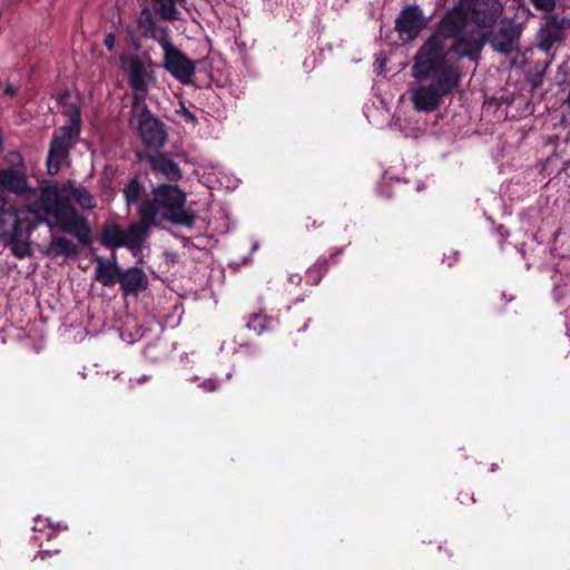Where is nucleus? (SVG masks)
I'll return each mask as SVG.
<instances>
[{"label": "nucleus", "instance_id": "nucleus-15", "mask_svg": "<svg viewBox=\"0 0 570 570\" xmlns=\"http://www.w3.org/2000/svg\"><path fill=\"white\" fill-rule=\"evenodd\" d=\"M120 288L125 295L137 294L148 286V277L146 273L138 267H129L120 272L119 282Z\"/></svg>", "mask_w": 570, "mask_h": 570}, {"label": "nucleus", "instance_id": "nucleus-8", "mask_svg": "<svg viewBox=\"0 0 570 570\" xmlns=\"http://www.w3.org/2000/svg\"><path fill=\"white\" fill-rule=\"evenodd\" d=\"M31 227L24 224L22 217L17 219V223L10 224L9 228L0 232V238L3 244L10 246L11 253L19 259L31 256L32 250L29 243Z\"/></svg>", "mask_w": 570, "mask_h": 570}, {"label": "nucleus", "instance_id": "nucleus-22", "mask_svg": "<svg viewBox=\"0 0 570 570\" xmlns=\"http://www.w3.org/2000/svg\"><path fill=\"white\" fill-rule=\"evenodd\" d=\"M142 187L139 181L134 178L124 188V196L128 206L137 204L140 199Z\"/></svg>", "mask_w": 570, "mask_h": 570}, {"label": "nucleus", "instance_id": "nucleus-26", "mask_svg": "<svg viewBox=\"0 0 570 570\" xmlns=\"http://www.w3.org/2000/svg\"><path fill=\"white\" fill-rule=\"evenodd\" d=\"M200 386L206 392H213L217 389L218 384L214 379H208L202 382Z\"/></svg>", "mask_w": 570, "mask_h": 570}, {"label": "nucleus", "instance_id": "nucleus-27", "mask_svg": "<svg viewBox=\"0 0 570 570\" xmlns=\"http://www.w3.org/2000/svg\"><path fill=\"white\" fill-rule=\"evenodd\" d=\"M104 43L109 51L114 50L116 43V36L112 32L107 33Z\"/></svg>", "mask_w": 570, "mask_h": 570}, {"label": "nucleus", "instance_id": "nucleus-4", "mask_svg": "<svg viewBox=\"0 0 570 570\" xmlns=\"http://www.w3.org/2000/svg\"><path fill=\"white\" fill-rule=\"evenodd\" d=\"M155 203L163 216L177 225L193 227L196 216L184 209L186 194L176 185L160 184L153 189Z\"/></svg>", "mask_w": 570, "mask_h": 570}, {"label": "nucleus", "instance_id": "nucleus-30", "mask_svg": "<svg viewBox=\"0 0 570 570\" xmlns=\"http://www.w3.org/2000/svg\"><path fill=\"white\" fill-rule=\"evenodd\" d=\"M4 92L6 95L14 96L17 94V89L13 86H7Z\"/></svg>", "mask_w": 570, "mask_h": 570}, {"label": "nucleus", "instance_id": "nucleus-19", "mask_svg": "<svg viewBox=\"0 0 570 570\" xmlns=\"http://www.w3.org/2000/svg\"><path fill=\"white\" fill-rule=\"evenodd\" d=\"M23 210L8 207L7 198L0 194V232L9 228V225L17 223V219L22 217Z\"/></svg>", "mask_w": 570, "mask_h": 570}, {"label": "nucleus", "instance_id": "nucleus-10", "mask_svg": "<svg viewBox=\"0 0 570 570\" xmlns=\"http://www.w3.org/2000/svg\"><path fill=\"white\" fill-rule=\"evenodd\" d=\"M425 26L426 18L419 6H407L395 20V29L404 41L415 39Z\"/></svg>", "mask_w": 570, "mask_h": 570}, {"label": "nucleus", "instance_id": "nucleus-1", "mask_svg": "<svg viewBox=\"0 0 570 570\" xmlns=\"http://www.w3.org/2000/svg\"><path fill=\"white\" fill-rule=\"evenodd\" d=\"M500 3L462 0L448 10L439 26L414 57L412 75L430 85L411 90V99L419 111L435 110L444 96L459 87L462 78L460 61L468 57L476 61L490 29L498 21Z\"/></svg>", "mask_w": 570, "mask_h": 570}, {"label": "nucleus", "instance_id": "nucleus-25", "mask_svg": "<svg viewBox=\"0 0 570 570\" xmlns=\"http://www.w3.org/2000/svg\"><path fill=\"white\" fill-rule=\"evenodd\" d=\"M533 7L541 11H552L556 8V0H530Z\"/></svg>", "mask_w": 570, "mask_h": 570}, {"label": "nucleus", "instance_id": "nucleus-7", "mask_svg": "<svg viewBox=\"0 0 570 570\" xmlns=\"http://www.w3.org/2000/svg\"><path fill=\"white\" fill-rule=\"evenodd\" d=\"M121 69L127 73L128 83L137 98H144L149 83L154 81L146 61L138 56L121 57Z\"/></svg>", "mask_w": 570, "mask_h": 570}, {"label": "nucleus", "instance_id": "nucleus-11", "mask_svg": "<svg viewBox=\"0 0 570 570\" xmlns=\"http://www.w3.org/2000/svg\"><path fill=\"white\" fill-rule=\"evenodd\" d=\"M0 188L22 197L24 203L28 202L30 196L36 195V189L28 185L26 175L11 168L0 169Z\"/></svg>", "mask_w": 570, "mask_h": 570}, {"label": "nucleus", "instance_id": "nucleus-32", "mask_svg": "<svg viewBox=\"0 0 570 570\" xmlns=\"http://www.w3.org/2000/svg\"><path fill=\"white\" fill-rule=\"evenodd\" d=\"M145 381H146V376H145V375H144V376H141V377L138 380V382H145Z\"/></svg>", "mask_w": 570, "mask_h": 570}, {"label": "nucleus", "instance_id": "nucleus-9", "mask_svg": "<svg viewBox=\"0 0 570 570\" xmlns=\"http://www.w3.org/2000/svg\"><path fill=\"white\" fill-rule=\"evenodd\" d=\"M137 134L142 142L150 148L163 147L167 138L164 124L147 108L139 116Z\"/></svg>", "mask_w": 570, "mask_h": 570}, {"label": "nucleus", "instance_id": "nucleus-29", "mask_svg": "<svg viewBox=\"0 0 570 570\" xmlns=\"http://www.w3.org/2000/svg\"><path fill=\"white\" fill-rule=\"evenodd\" d=\"M45 529V521L40 520L39 518L36 519V524L33 527L35 531H43Z\"/></svg>", "mask_w": 570, "mask_h": 570}, {"label": "nucleus", "instance_id": "nucleus-6", "mask_svg": "<svg viewBox=\"0 0 570 570\" xmlns=\"http://www.w3.org/2000/svg\"><path fill=\"white\" fill-rule=\"evenodd\" d=\"M157 41L164 51V68L180 83H193L196 72L195 62L173 45L167 29L163 30Z\"/></svg>", "mask_w": 570, "mask_h": 570}, {"label": "nucleus", "instance_id": "nucleus-17", "mask_svg": "<svg viewBox=\"0 0 570 570\" xmlns=\"http://www.w3.org/2000/svg\"><path fill=\"white\" fill-rule=\"evenodd\" d=\"M67 195H70L72 199L81 206L83 209H94L97 206L96 198L88 191L83 186H75L72 181H68Z\"/></svg>", "mask_w": 570, "mask_h": 570}, {"label": "nucleus", "instance_id": "nucleus-23", "mask_svg": "<svg viewBox=\"0 0 570 570\" xmlns=\"http://www.w3.org/2000/svg\"><path fill=\"white\" fill-rule=\"evenodd\" d=\"M138 24L142 29L144 36L155 38V22L149 9L141 10Z\"/></svg>", "mask_w": 570, "mask_h": 570}, {"label": "nucleus", "instance_id": "nucleus-28", "mask_svg": "<svg viewBox=\"0 0 570 570\" xmlns=\"http://www.w3.org/2000/svg\"><path fill=\"white\" fill-rule=\"evenodd\" d=\"M179 114L183 115L186 121L189 122H196V117L193 112H190L186 107L181 106L180 110H178Z\"/></svg>", "mask_w": 570, "mask_h": 570}, {"label": "nucleus", "instance_id": "nucleus-21", "mask_svg": "<svg viewBox=\"0 0 570 570\" xmlns=\"http://www.w3.org/2000/svg\"><path fill=\"white\" fill-rule=\"evenodd\" d=\"M138 212H139L141 222L145 225V229L147 230V227H149L150 225H153L156 222L158 214L161 210L154 200V202L141 203ZM141 227L144 228V226H141Z\"/></svg>", "mask_w": 570, "mask_h": 570}, {"label": "nucleus", "instance_id": "nucleus-31", "mask_svg": "<svg viewBox=\"0 0 570 570\" xmlns=\"http://www.w3.org/2000/svg\"><path fill=\"white\" fill-rule=\"evenodd\" d=\"M48 556H50L49 551H45V552H40L39 553V558L42 559V560L46 559Z\"/></svg>", "mask_w": 570, "mask_h": 570}, {"label": "nucleus", "instance_id": "nucleus-13", "mask_svg": "<svg viewBox=\"0 0 570 570\" xmlns=\"http://www.w3.org/2000/svg\"><path fill=\"white\" fill-rule=\"evenodd\" d=\"M521 36V27L514 22L502 26L490 38V43L495 51L510 53L517 48V42Z\"/></svg>", "mask_w": 570, "mask_h": 570}, {"label": "nucleus", "instance_id": "nucleus-18", "mask_svg": "<svg viewBox=\"0 0 570 570\" xmlns=\"http://www.w3.org/2000/svg\"><path fill=\"white\" fill-rule=\"evenodd\" d=\"M48 254L55 257H76L78 255V247L68 238L55 237L49 244Z\"/></svg>", "mask_w": 570, "mask_h": 570}, {"label": "nucleus", "instance_id": "nucleus-12", "mask_svg": "<svg viewBox=\"0 0 570 570\" xmlns=\"http://www.w3.org/2000/svg\"><path fill=\"white\" fill-rule=\"evenodd\" d=\"M140 159H146L154 174L167 179L169 181H178L181 178V170L177 163H175L165 153H153L147 155L145 158L139 156Z\"/></svg>", "mask_w": 570, "mask_h": 570}, {"label": "nucleus", "instance_id": "nucleus-16", "mask_svg": "<svg viewBox=\"0 0 570 570\" xmlns=\"http://www.w3.org/2000/svg\"><path fill=\"white\" fill-rule=\"evenodd\" d=\"M538 37L540 48L549 51L556 42L561 40L562 28L556 19H549L539 30Z\"/></svg>", "mask_w": 570, "mask_h": 570}, {"label": "nucleus", "instance_id": "nucleus-3", "mask_svg": "<svg viewBox=\"0 0 570 570\" xmlns=\"http://www.w3.org/2000/svg\"><path fill=\"white\" fill-rule=\"evenodd\" d=\"M63 112L69 120L53 130L47 156V171L51 176L57 175L69 158V153L77 144L81 130V112L78 105H65Z\"/></svg>", "mask_w": 570, "mask_h": 570}, {"label": "nucleus", "instance_id": "nucleus-20", "mask_svg": "<svg viewBox=\"0 0 570 570\" xmlns=\"http://www.w3.org/2000/svg\"><path fill=\"white\" fill-rule=\"evenodd\" d=\"M178 0H151L154 9L164 19L176 20L178 19L179 11L176 8Z\"/></svg>", "mask_w": 570, "mask_h": 570}, {"label": "nucleus", "instance_id": "nucleus-5", "mask_svg": "<svg viewBox=\"0 0 570 570\" xmlns=\"http://www.w3.org/2000/svg\"><path fill=\"white\" fill-rule=\"evenodd\" d=\"M146 229L139 224H131L127 229L116 223H107L100 233V243L107 248L126 247L137 257L141 255V246Z\"/></svg>", "mask_w": 570, "mask_h": 570}, {"label": "nucleus", "instance_id": "nucleus-14", "mask_svg": "<svg viewBox=\"0 0 570 570\" xmlns=\"http://www.w3.org/2000/svg\"><path fill=\"white\" fill-rule=\"evenodd\" d=\"M97 266L95 268V279L105 287H112L119 282L120 268L116 261V255H111V259L97 257Z\"/></svg>", "mask_w": 570, "mask_h": 570}, {"label": "nucleus", "instance_id": "nucleus-2", "mask_svg": "<svg viewBox=\"0 0 570 570\" xmlns=\"http://www.w3.org/2000/svg\"><path fill=\"white\" fill-rule=\"evenodd\" d=\"M26 209L39 224L52 228V219H55L63 233L73 235L85 246L91 244V227L87 219L70 205L66 185L43 186L39 194L36 191L35 196L28 198Z\"/></svg>", "mask_w": 570, "mask_h": 570}, {"label": "nucleus", "instance_id": "nucleus-24", "mask_svg": "<svg viewBox=\"0 0 570 570\" xmlns=\"http://www.w3.org/2000/svg\"><path fill=\"white\" fill-rule=\"evenodd\" d=\"M268 321L263 315H253L247 322V327L254 331L256 334H262L267 330Z\"/></svg>", "mask_w": 570, "mask_h": 570}]
</instances>
